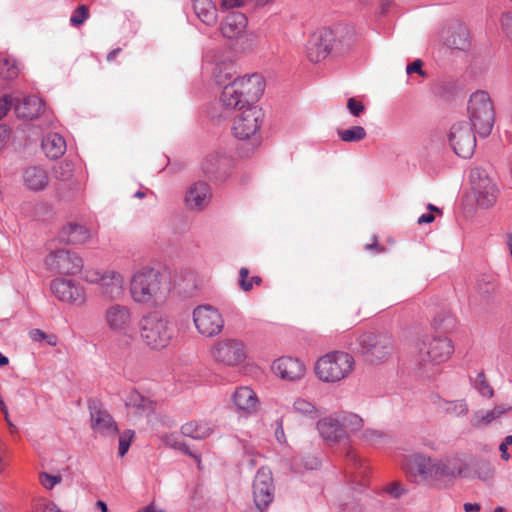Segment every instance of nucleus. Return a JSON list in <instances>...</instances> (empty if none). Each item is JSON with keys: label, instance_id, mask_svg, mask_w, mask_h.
I'll return each instance as SVG.
<instances>
[{"label": "nucleus", "instance_id": "1", "mask_svg": "<svg viewBox=\"0 0 512 512\" xmlns=\"http://www.w3.org/2000/svg\"><path fill=\"white\" fill-rule=\"evenodd\" d=\"M456 320L447 313H439L433 321L434 334L423 336L416 344L415 361L419 367L438 365L448 360L454 351L452 340L446 336L454 329Z\"/></svg>", "mask_w": 512, "mask_h": 512}, {"label": "nucleus", "instance_id": "2", "mask_svg": "<svg viewBox=\"0 0 512 512\" xmlns=\"http://www.w3.org/2000/svg\"><path fill=\"white\" fill-rule=\"evenodd\" d=\"M133 300L138 303L163 301L168 287L162 274L154 268H144L134 274L130 283Z\"/></svg>", "mask_w": 512, "mask_h": 512}, {"label": "nucleus", "instance_id": "3", "mask_svg": "<svg viewBox=\"0 0 512 512\" xmlns=\"http://www.w3.org/2000/svg\"><path fill=\"white\" fill-rule=\"evenodd\" d=\"M262 109L257 106L246 107L234 120L233 133L239 140H248L239 147L241 156L248 157L259 145L260 130L263 121Z\"/></svg>", "mask_w": 512, "mask_h": 512}, {"label": "nucleus", "instance_id": "4", "mask_svg": "<svg viewBox=\"0 0 512 512\" xmlns=\"http://www.w3.org/2000/svg\"><path fill=\"white\" fill-rule=\"evenodd\" d=\"M139 326L141 338L152 349L167 347L175 332L168 318L157 311L143 316Z\"/></svg>", "mask_w": 512, "mask_h": 512}, {"label": "nucleus", "instance_id": "5", "mask_svg": "<svg viewBox=\"0 0 512 512\" xmlns=\"http://www.w3.org/2000/svg\"><path fill=\"white\" fill-rule=\"evenodd\" d=\"M470 125L480 137L490 135L494 121L495 111L489 94L486 91L474 92L468 101L467 107Z\"/></svg>", "mask_w": 512, "mask_h": 512}, {"label": "nucleus", "instance_id": "6", "mask_svg": "<svg viewBox=\"0 0 512 512\" xmlns=\"http://www.w3.org/2000/svg\"><path fill=\"white\" fill-rule=\"evenodd\" d=\"M353 357L342 351H334L321 357L315 365V373L324 382H338L353 370Z\"/></svg>", "mask_w": 512, "mask_h": 512}, {"label": "nucleus", "instance_id": "7", "mask_svg": "<svg viewBox=\"0 0 512 512\" xmlns=\"http://www.w3.org/2000/svg\"><path fill=\"white\" fill-rule=\"evenodd\" d=\"M358 352L366 362L379 364L391 355L393 344L391 337L375 332H365L358 339Z\"/></svg>", "mask_w": 512, "mask_h": 512}, {"label": "nucleus", "instance_id": "8", "mask_svg": "<svg viewBox=\"0 0 512 512\" xmlns=\"http://www.w3.org/2000/svg\"><path fill=\"white\" fill-rule=\"evenodd\" d=\"M470 182L476 203L480 208L488 209L496 203L498 188L484 168L472 169Z\"/></svg>", "mask_w": 512, "mask_h": 512}, {"label": "nucleus", "instance_id": "9", "mask_svg": "<svg viewBox=\"0 0 512 512\" xmlns=\"http://www.w3.org/2000/svg\"><path fill=\"white\" fill-rule=\"evenodd\" d=\"M339 30V26L333 29L321 28L310 35L306 44V53L311 62L318 63L331 53Z\"/></svg>", "mask_w": 512, "mask_h": 512}, {"label": "nucleus", "instance_id": "10", "mask_svg": "<svg viewBox=\"0 0 512 512\" xmlns=\"http://www.w3.org/2000/svg\"><path fill=\"white\" fill-rule=\"evenodd\" d=\"M475 132L474 128L464 121L451 127L448 140L456 155L464 159L473 155L476 147Z\"/></svg>", "mask_w": 512, "mask_h": 512}, {"label": "nucleus", "instance_id": "11", "mask_svg": "<svg viewBox=\"0 0 512 512\" xmlns=\"http://www.w3.org/2000/svg\"><path fill=\"white\" fill-rule=\"evenodd\" d=\"M234 167L233 158L224 151H214L208 154L202 162V172L214 183L226 181Z\"/></svg>", "mask_w": 512, "mask_h": 512}, {"label": "nucleus", "instance_id": "12", "mask_svg": "<svg viewBox=\"0 0 512 512\" xmlns=\"http://www.w3.org/2000/svg\"><path fill=\"white\" fill-rule=\"evenodd\" d=\"M253 500L256 508L264 512L274 499L275 486L272 472L269 468L258 469L253 481Z\"/></svg>", "mask_w": 512, "mask_h": 512}, {"label": "nucleus", "instance_id": "13", "mask_svg": "<svg viewBox=\"0 0 512 512\" xmlns=\"http://www.w3.org/2000/svg\"><path fill=\"white\" fill-rule=\"evenodd\" d=\"M193 320L199 333L207 337L218 335L224 327L222 315L211 305L197 306L193 311Z\"/></svg>", "mask_w": 512, "mask_h": 512}, {"label": "nucleus", "instance_id": "14", "mask_svg": "<svg viewBox=\"0 0 512 512\" xmlns=\"http://www.w3.org/2000/svg\"><path fill=\"white\" fill-rule=\"evenodd\" d=\"M46 265L51 271L59 274L74 275L83 268L82 259L69 250L59 249L52 252L46 258Z\"/></svg>", "mask_w": 512, "mask_h": 512}, {"label": "nucleus", "instance_id": "15", "mask_svg": "<svg viewBox=\"0 0 512 512\" xmlns=\"http://www.w3.org/2000/svg\"><path fill=\"white\" fill-rule=\"evenodd\" d=\"M212 356L217 362L227 366L238 365L246 357L244 345L235 339L218 342L213 348Z\"/></svg>", "mask_w": 512, "mask_h": 512}, {"label": "nucleus", "instance_id": "16", "mask_svg": "<svg viewBox=\"0 0 512 512\" xmlns=\"http://www.w3.org/2000/svg\"><path fill=\"white\" fill-rule=\"evenodd\" d=\"M88 410L93 430L107 435L119 432L116 422L104 408L103 403L100 400L96 398L89 399Z\"/></svg>", "mask_w": 512, "mask_h": 512}, {"label": "nucleus", "instance_id": "17", "mask_svg": "<svg viewBox=\"0 0 512 512\" xmlns=\"http://www.w3.org/2000/svg\"><path fill=\"white\" fill-rule=\"evenodd\" d=\"M108 328L118 334L127 335L132 329V314L130 308L122 304L108 306L104 313Z\"/></svg>", "mask_w": 512, "mask_h": 512}, {"label": "nucleus", "instance_id": "18", "mask_svg": "<svg viewBox=\"0 0 512 512\" xmlns=\"http://www.w3.org/2000/svg\"><path fill=\"white\" fill-rule=\"evenodd\" d=\"M53 295L61 302L80 306L85 302L84 290L73 280L55 279L50 284Z\"/></svg>", "mask_w": 512, "mask_h": 512}, {"label": "nucleus", "instance_id": "19", "mask_svg": "<svg viewBox=\"0 0 512 512\" xmlns=\"http://www.w3.org/2000/svg\"><path fill=\"white\" fill-rule=\"evenodd\" d=\"M443 44L449 49L465 51L470 46L469 31L466 25L458 20L450 21L442 30Z\"/></svg>", "mask_w": 512, "mask_h": 512}, {"label": "nucleus", "instance_id": "20", "mask_svg": "<svg viewBox=\"0 0 512 512\" xmlns=\"http://www.w3.org/2000/svg\"><path fill=\"white\" fill-rule=\"evenodd\" d=\"M234 80L236 83L241 84L239 89L247 107L254 106L253 104L260 99L265 89L263 77L254 73L244 77L237 76Z\"/></svg>", "mask_w": 512, "mask_h": 512}, {"label": "nucleus", "instance_id": "21", "mask_svg": "<svg viewBox=\"0 0 512 512\" xmlns=\"http://www.w3.org/2000/svg\"><path fill=\"white\" fill-rule=\"evenodd\" d=\"M317 430L320 436L329 444L341 442L348 437L346 425L331 416L320 419L317 422Z\"/></svg>", "mask_w": 512, "mask_h": 512}, {"label": "nucleus", "instance_id": "22", "mask_svg": "<svg viewBox=\"0 0 512 512\" xmlns=\"http://www.w3.org/2000/svg\"><path fill=\"white\" fill-rule=\"evenodd\" d=\"M272 369L284 380L295 381L303 377L305 366L301 361L292 357H281L273 362Z\"/></svg>", "mask_w": 512, "mask_h": 512}, {"label": "nucleus", "instance_id": "23", "mask_svg": "<svg viewBox=\"0 0 512 512\" xmlns=\"http://www.w3.org/2000/svg\"><path fill=\"white\" fill-rule=\"evenodd\" d=\"M210 197L209 184L204 181H198L188 189L185 202L190 209L200 211L208 204Z\"/></svg>", "mask_w": 512, "mask_h": 512}, {"label": "nucleus", "instance_id": "24", "mask_svg": "<svg viewBox=\"0 0 512 512\" xmlns=\"http://www.w3.org/2000/svg\"><path fill=\"white\" fill-rule=\"evenodd\" d=\"M44 109V103L41 98L31 95L24 97L21 101L14 104V110L18 118L34 119L37 118Z\"/></svg>", "mask_w": 512, "mask_h": 512}, {"label": "nucleus", "instance_id": "25", "mask_svg": "<svg viewBox=\"0 0 512 512\" xmlns=\"http://www.w3.org/2000/svg\"><path fill=\"white\" fill-rule=\"evenodd\" d=\"M247 17L241 12L229 13L221 24L222 35L233 39L239 37L247 26Z\"/></svg>", "mask_w": 512, "mask_h": 512}, {"label": "nucleus", "instance_id": "26", "mask_svg": "<svg viewBox=\"0 0 512 512\" xmlns=\"http://www.w3.org/2000/svg\"><path fill=\"white\" fill-rule=\"evenodd\" d=\"M90 282L100 281L102 293L105 297L115 299L122 294L123 279L119 273L112 272L111 275H102L100 278L96 274L95 277H88Z\"/></svg>", "mask_w": 512, "mask_h": 512}, {"label": "nucleus", "instance_id": "27", "mask_svg": "<svg viewBox=\"0 0 512 512\" xmlns=\"http://www.w3.org/2000/svg\"><path fill=\"white\" fill-rule=\"evenodd\" d=\"M239 87H241V84L236 83L234 79L227 83V85H224L220 101L225 108L242 110L247 107Z\"/></svg>", "mask_w": 512, "mask_h": 512}, {"label": "nucleus", "instance_id": "28", "mask_svg": "<svg viewBox=\"0 0 512 512\" xmlns=\"http://www.w3.org/2000/svg\"><path fill=\"white\" fill-rule=\"evenodd\" d=\"M511 406L501 404L495 406L492 410L483 411L479 410L473 413L471 416V425L474 428H483L489 426L494 420L500 417L502 414L510 411Z\"/></svg>", "mask_w": 512, "mask_h": 512}, {"label": "nucleus", "instance_id": "29", "mask_svg": "<svg viewBox=\"0 0 512 512\" xmlns=\"http://www.w3.org/2000/svg\"><path fill=\"white\" fill-rule=\"evenodd\" d=\"M233 402L238 410L251 414L256 411L258 398L251 388L240 387L233 394Z\"/></svg>", "mask_w": 512, "mask_h": 512}, {"label": "nucleus", "instance_id": "30", "mask_svg": "<svg viewBox=\"0 0 512 512\" xmlns=\"http://www.w3.org/2000/svg\"><path fill=\"white\" fill-rule=\"evenodd\" d=\"M24 183L32 191L44 190L48 185V176L44 169L32 166L28 167L23 174Z\"/></svg>", "mask_w": 512, "mask_h": 512}, {"label": "nucleus", "instance_id": "31", "mask_svg": "<svg viewBox=\"0 0 512 512\" xmlns=\"http://www.w3.org/2000/svg\"><path fill=\"white\" fill-rule=\"evenodd\" d=\"M41 146L50 159H58L66 151L65 139L58 133H50L44 137Z\"/></svg>", "mask_w": 512, "mask_h": 512}, {"label": "nucleus", "instance_id": "32", "mask_svg": "<svg viewBox=\"0 0 512 512\" xmlns=\"http://www.w3.org/2000/svg\"><path fill=\"white\" fill-rule=\"evenodd\" d=\"M194 13L207 26L217 22V8L212 0H192Z\"/></svg>", "mask_w": 512, "mask_h": 512}, {"label": "nucleus", "instance_id": "33", "mask_svg": "<svg viewBox=\"0 0 512 512\" xmlns=\"http://www.w3.org/2000/svg\"><path fill=\"white\" fill-rule=\"evenodd\" d=\"M89 237L90 235L86 227L72 223L64 227L59 233L60 241L67 244H83Z\"/></svg>", "mask_w": 512, "mask_h": 512}, {"label": "nucleus", "instance_id": "34", "mask_svg": "<svg viewBox=\"0 0 512 512\" xmlns=\"http://www.w3.org/2000/svg\"><path fill=\"white\" fill-rule=\"evenodd\" d=\"M433 460L422 454H414L410 459V469L423 479L432 478Z\"/></svg>", "mask_w": 512, "mask_h": 512}, {"label": "nucleus", "instance_id": "35", "mask_svg": "<svg viewBox=\"0 0 512 512\" xmlns=\"http://www.w3.org/2000/svg\"><path fill=\"white\" fill-rule=\"evenodd\" d=\"M235 65L232 62H221L216 64L213 70V76L217 85H227V83L233 81L237 76Z\"/></svg>", "mask_w": 512, "mask_h": 512}, {"label": "nucleus", "instance_id": "36", "mask_svg": "<svg viewBox=\"0 0 512 512\" xmlns=\"http://www.w3.org/2000/svg\"><path fill=\"white\" fill-rule=\"evenodd\" d=\"M124 403L127 407L135 408L141 412H151L154 409L153 401L144 397L136 390L128 392L124 399Z\"/></svg>", "mask_w": 512, "mask_h": 512}, {"label": "nucleus", "instance_id": "37", "mask_svg": "<svg viewBox=\"0 0 512 512\" xmlns=\"http://www.w3.org/2000/svg\"><path fill=\"white\" fill-rule=\"evenodd\" d=\"M497 282L493 275L482 274L476 280V291L485 300L496 292Z\"/></svg>", "mask_w": 512, "mask_h": 512}, {"label": "nucleus", "instance_id": "38", "mask_svg": "<svg viewBox=\"0 0 512 512\" xmlns=\"http://www.w3.org/2000/svg\"><path fill=\"white\" fill-rule=\"evenodd\" d=\"M181 433L184 436L200 440L207 438L212 433V429L207 424L191 421L181 427Z\"/></svg>", "mask_w": 512, "mask_h": 512}, {"label": "nucleus", "instance_id": "39", "mask_svg": "<svg viewBox=\"0 0 512 512\" xmlns=\"http://www.w3.org/2000/svg\"><path fill=\"white\" fill-rule=\"evenodd\" d=\"M337 134L343 142H359L363 140L367 133L362 126H352L348 129H338Z\"/></svg>", "mask_w": 512, "mask_h": 512}, {"label": "nucleus", "instance_id": "40", "mask_svg": "<svg viewBox=\"0 0 512 512\" xmlns=\"http://www.w3.org/2000/svg\"><path fill=\"white\" fill-rule=\"evenodd\" d=\"M19 75L17 61L9 57L0 60V77L5 80H14Z\"/></svg>", "mask_w": 512, "mask_h": 512}, {"label": "nucleus", "instance_id": "41", "mask_svg": "<svg viewBox=\"0 0 512 512\" xmlns=\"http://www.w3.org/2000/svg\"><path fill=\"white\" fill-rule=\"evenodd\" d=\"M261 283L262 278L260 276L249 277V270L246 267L239 270L238 284L243 291H251L254 285L259 286Z\"/></svg>", "mask_w": 512, "mask_h": 512}, {"label": "nucleus", "instance_id": "42", "mask_svg": "<svg viewBox=\"0 0 512 512\" xmlns=\"http://www.w3.org/2000/svg\"><path fill=\"white\" fill-rule=\"evenodd\" d=\"M444 411L446 414L461 417L468 413V405L465 400L444 401Z\"/></svg>", "mask_w": 512, "mask_h": 512}, {"label": "nucleus", "instance_id": "43", "mask_svg": "<svg viewBox=\"0 0 512 512\" xmlns=\"http://www.w3.org/2000/svg\"><path fill=\"white\" fill-rule=\"evenodd\" d=\"M293 408L297 413L311 418H317L319 415V411L316 406L305 399H297L293 404Z\"/></svg>", "mask_w": 512, "mask_h": 512}, {"label": "nucleus", "instance_id": "44", "mask_svg": "<svg viewBox=\"0 0 512 512\" xmlns=\"http://www.w3.org/2000/svg\"><path fill=\"white\" fill-rule=\"evenodd\" d=\"M164 441L166 445L170 446L171 448L180 450L184 454L194 458L198 463H200V456L193 453L185 442L178 441L173 435L165 436Z\"/></svg>", "mask_w": 512, "mask_h": 512}, {"label": "nucleus", "instance_id": "45", "mask_svg": "<svg viewBox=\"0 0 512 512\" xmlns=\"http://www.w3.org/2000/svg\"><path fill=\"white\" fill-rule=\"evenodd\" d=\"M474 386L483 397H492L494 390L486 380L484 372H479L475 378Z\"/></svg>", "mask_w": 512, "mask_h": 512}, {"label": "nucleus", "instance_id": "46", "mask_svg": "<svg viewBox=\"0 0 512 512\" xmlns=\"http://www.w3.org/2000/svg\"><path fill=\"white\" fill-rule=\"evenodd\" d=\"M89 18V9L86 5H80L77 7L71 17L70 23L74 27L82 25Z\"/></svg>", "mask_w": 512, "mask_h": 512}, {"label": "nucleus", "instance_id": "47", "mask_svg": "<svg viewBox=\"0 0 512 512\" xmlns=\"http://www.w3.org/2000/svg\"><path fill=\"white\" fill-rule=\"evenodd\" d=\"M433 475L432 478H453L455 477L454 470L450 468L447 464L441 462V461H434L433 462Z\"/></svg>", "mask_w": 512, "mask_h": 512}, {"label": "nucleus", "instance_id": "48", "mask_svg": "<svg viewBox=\"0 0 512 512\" xmlns=\"http://www.w3.org/2000/svg\"><path fill=\"white\" fill-rule=\"evenodd\" d=\"M134 431L133 430H126L124 431L120 437H119V449L118 454L120 457H123L128 452L132 439L134 437Z\"/></svg>", "mask_w": 512, "mask_h": 512}, {"label": "nucleus", "instance_id": "49", "mask_svg": "<svg viewBox=\"0 0 512 512\" xmlns=\"http://www.w3.org/2000/svg\"><path fill=\"white\" fill-rule=\"evenodd\" d=\"M475 466V473L480 479L487 480L493 476L494 469L489 462L479 461Z\"/></svg>", "mask_w": 512, "mask_h": 512}, {"label": "nucleus", "instance_id": "50", "mask_svg": "<svg viewBox=\"0 0 512 512\" xmlns=\"http://www.w3.org/2000/svg\"><path fill=\"white\" fill-rule=\"evenodd\" d=\"M362 418H360L358 415L350 413L346 416H344L341 423H344L346 425V431H356L362 427Z\"/></svg>", "mask_w": 512, "mask_h": 512}, {"label": "nucleus", "instance_id": "51", "mask_svg": "<svg viewBox=\"0 0 512 512\" xmlns=\"http://www.w3.org/2000/svg\"><path fill=\"white\" fill-rule=\"evenodd\" d=\"M347 108L354 117H359L365 111V105L354 97L348 99Z\"/></svg>", "mask_w": 512, "mask_h": 512}, {"label": "nucleus", "instance_id": "52", "mask_svg": "<svg viewBox=\"0 0 512 512\" xmlns=\"http://www.w3.org/2000/svg\"><path fill=\"white\" fill-rule=\"evenodd\" d=\"M500 23L506 35L512 38V11H504L501 14Z\"/></svg>", "mask_w": 512, "mask_h": 512}, {"label": "nucleus", "instance_id": "53", "mask_svg": "<svg viewBox=\"0 0 512 512\" xmlns=\"http://www.w3.org/2000/svg\"><path fill=\"white\" fill-rule=\"evenodd\" d=\"M441 95L451 96L460 89V86L456 80L443 81L440 85Z\"/></svg>", "mask_w": 512, "mask_h": 512}, {"label": "nucleus", "instance_id": "54", "mask_svg": "<svg viewBox=\"0 0 512 512\" xmlns=\"http://www.w3.org/2000/svg\"><path fill=\"white\" fill-rule=\"evenodd\" d=\"M385 492L389 494L392 498L398 499L406 493V489L402 486L400 482H393L385 488Z\"/></svg>", "mask_w": 512, "mask_h": 512}, {"label": "nucleus", "instance_id": "55", "mask_svg": "<svg viewBox=\"0 0 512 512\" xmlns=\"http://www.w3.org/2000/svg\"><path fill=\"white\" fill-rule=\"evenodd\" d=\"M40 481H41V484L46 489H52L56 484L61 482V477L60 476L51 475V474L46 473V472H43V473L40 474Z\"/></svg>", "mask_w": 512, "mask_h": 512}, {"label": "nucleus", "instance_id": "56", "mask_svg": "<svg viewBox=\"0 0 512 512\" xmlns=\"http://www.w3.org/2000/svg\"><path fill=\"white\" fill-rule=\"evenodd\" d=\"M422 66V60L416 59L415 61L407 65L406 72L408 75H411L412 73H418L421 76H425L426 73L422 70Z\"/></svg>", "mask_w": 512, "mask_h": 512}, {"label": "nucleus", "instance_id": "57", "mask_svg": "<svg viewBox=\"0 0 512 512\" xmlns=\"http://www.w3.org/2000/svg\"><path fill=\"white\" fill-rule=\"evenodd\" d=\"M13 104V99L8 95H4L0 98V119L7 114Z\"/></svg>", "mask_w": 512, "mask_h": 512}, {"label": "nucleus", "instance_id": "58", "mask_svg": "<svg viewBox=\"0 0 512 512\" xmlns=\"http://www.w3.org/2000/svg\"><path fill=\"white\" fill-rule=\"evenodd\" d=\"M248 1L249 0H220V7L223 10L234 9L244 6Z\"/></svg>", "mask_w": 512, "mask_h": 512}, {"label": "nucleus", "instance_id": "59", "mask_svg": "<svg viewBox=\"0 0 512 512\" xmlns=\"http://www.w3.org/2000/svg\"><path fill=\"white\" fill-rule=\"evenodd\" d=\"M509 445H512V435L506 436L499 446V450L501 452V457L504 460H508L510 458V455L507 452Z\"/></svg>", "mask_w": 512, "mask_h": 512}, {"label": "nucleus", "instance_id": "60", "mask_svg": "<svg viewBox=\"0 0 512 512\" xmlns=\"http://www.w3.org/2000/svg\"><path fill=\"white\" fill-rule=\"evenodd\" d=\"M365 250L374 254H379L385 251V247L378 243L376 236H373V242L371 244H366Z\"/></svg>", "mask_w": 512, "mask_h": 512}, {"label": "nucleus", "instance_id": "61", "mask_svg": "<svg viewBox=\"0 0 512 512\" xmlns=\"http://www.w3.org/2000/svg\"><path fill=\"white\" fill-rule=\"evenodd\" d=\"M31 339L36 342H41L48 338V335L41 329H32L29 333Z\"/></svg>", "mask_w": 512, "mask_h": 512}, {"label": "nucleus", "instance_id": "62", "mask_svg": "<svg viewBox=\"0 0 512 512\" xmlns=\"http://www.w3.org/2000/svg\"><path fill=\"white\" fill-rule=\"evenodd\" d=\"M10 130L5 125H0V150L3 149L6 145V142L9 138Z\"/></svg>", "mask_w": 512, "mask_h": 512}, {"label": "nucleus", "instance_id": "63", "mask_svg": "<svg viewBox=\"0 0 512 512\" xmlns=\"http://www.w3.org/2000/svg\"><path fill=\"white\" fill-rule=\"evenodd\" d=\"M435 217L432 213H425L418 218V224L432 223Z\"/></svg>", "mask_w": 512, "mask_h": 512}, {"label": "nucleus", "instance_id": "64", "mask_svg": "<svg viewBox=\"0 0 512 512\" xmlns=\"http://www.w3.org/2000/svg\"><path fill=\"white\" fill-rule=\"evenodd\" d=\"M481 509L480 505L479 504H472V503H465L464 504V510L466 512H474V511H479Z\"/></svg>", "mask_w": 512, "mask_h": 512}]
</instances>
